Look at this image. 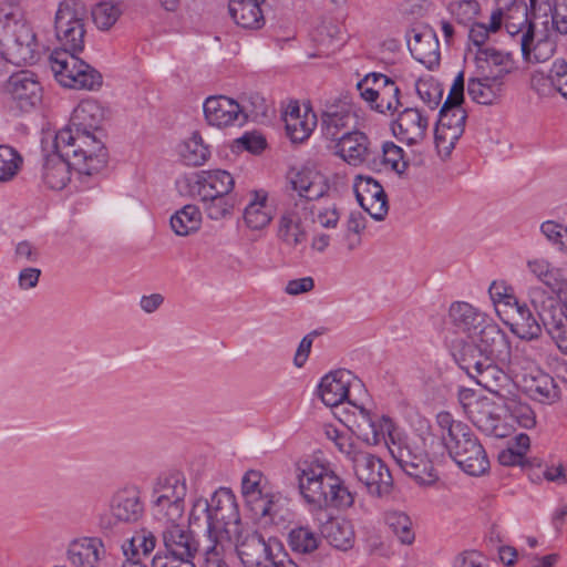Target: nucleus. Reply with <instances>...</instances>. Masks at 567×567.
<instances>
[{"label": "nucleus", "mask_w": 567, "mask_h": 567, "mask_svg": "<svg viewBox=\"0 0 567 567\" xmlns=\"http://www.w3.org/2000/svg\"><path fill=\"white\" fill-rule=\"evenodd\" d=\"M113 517L123 523H134L143 515V505L136 487H125L117 491L111 502Z\"/></svg>", "instance_id": "obj_33"}, {"label": "nucleus", "mask_w": 567, "mask_h": 567, "mask_svg": "<svg viewBox=\"0 0 567 567\" xmlns=\"http://www.w3.org/2000/svg\"><path fill=\"white\" fill-rule=\"evenodd\" d=\"M66 555L74 567H99L105 548L100 538L83 537L71 542Z\"/></svg>", "instance_id": "obj_30"}, {"label": "nucleus", "mask_w": 567, "mask_h": 567, "mask_svg": "<svg viewBox=\"0 0 567 567\" xmlns=\"http://www.w3.org/2000/svg\"><path fill=\"white\" fill-rule=\"evenodd\" d=\"M319 543V536L306 526L295 527L288 534V545L292 551L298 554L313 553Z\"/></svg>", "instance_id": "obj_47"}, {"label": "nucleus", "mask_w": 567, "mask_h": 567, "mask_svg": "<svg viewBox=\"0 0 567 567\" xmlns=\"http://www.w3.org/2000/svg\"><path fill=\"white\" fill-rule=\"evenodd\" d=\"M235 185L233 176L221 169L203 171L195 175L190 192L198 198L228 195Z\"/></svg>", "instance_id": "obj_27"}, {"label": "nucleus", "mask_w": 567, "mask_h": 567, "mask_svg": "<svg viewBox=\"0 0 567 567\" xmlns=\"http://www.w3.org/2000/svg\"><path fill=\"white\" fill-rule=\"evenodd\" d=\"M393 84L395 82L382 73H369L358 82L357 89L365 102H375L373 99H378L380 92Z\"/></svg>", "instance_id": "obj_50"}, {"label": "nucleus", "mask_w": 567, "mask_h": 567, "mask_svg": "<svg viewBox=\"0 0 567 567\" xmlns=\"http://www.w3.org/2000/svg\"><path fill=\"white\" fill-rule=\"evenodd\" d=\"M437 424L442 430V441L444 446L449 445L457 437L464 436V432H466L470 427L460 422L453 420L452 415L449 412H441L436 416Z\"/></svg>", "instance_id": "obj_56"}, {"label": "nucleus", "mask_w": 567, "mask_h": 567, "mask_svg": "<svg viewBox=\"0 0 567 567\" xmlns=\"http://www.w3.org/2000/svg\"><path fill=\"white\" fill-rule=\"evenodd\" d=\"M106 111L96 100L81 101L74 109L70 123L60 130L58 146L74 154V164L80 169H87L85 158L90 159L91 169H102L107 161L103 142L102 125Z\"/></svg>", "instance_id": "obj_1"}, {"label": "nucleus", "mask_w": 567, "mask_h": 567, "mask_svg": "<svg viewBox=\"0 0 567 567\" xmlns=\"http://www.w3.org/2000/svg\"><path fill=\"white\" fill-rule=\"evenodd\" d=\"M429 118L416 107H406L398 116L393 133L408 145L420 144L426 137Z\"/></svg>", "instance_id": "obj_26"}, {"label": "nucleus", "mask_w": 567, "mask_h": 567, "mask_svg": "<svg viewBox=\"0 0 567 567\" xmlns=\"http://www.w3.org/2000/svg\"><path fill=\"white\" fill-rule=\"evenodd\" d=\"M463 100L464 72L462 71L454 79L434 130L435 147L443 158L451 155L456 142L464 133L466 112L461 105Z\"/></svg>", "instance_id": "obj_3"}, {"label": "nucleus", "mask_w": 567, "mask_h": 567, "mask_svg": "<svg viewBox=\"0 0 567 567\" xmlns=\"http://www.w3.org/2000/svg\"><path fill=\"white\" fill-rule=\"evenodd\" d=\"M269 195L265 189L248 193V202L243 213L245 225L251 230L265 229L274 218V209L269 205Z\"/></svg>", "instance_id": "obj_29"}, {"label": "nucleus", "mask_w": 567, "mask_h": 567, "mask_svg": "<svg viewBox=\"0 0 567 567\" xmlns=\"http://www.w3.org/2000/svg\"><path fill=\"white\" fill-rule=\"evenodd\" d=\"M189 524L199 528L205 527L207 537L209 538V529L212 525L210 502L206 498L199 497L193 503L189 514Z\"/></svg>", "instance_id": "obj_59"}, {"label": "nucleus", "mask_w": 567, "mask_h": 567, "mask_svg": "<svg viewBox=\"0 0 567 567\" xmlns=\"http://www.w3.org/2000/svg\"><path fill=\"white\" fill-rule=\"evenodd\" d=\"M401 91L396 84L388 86L384 91L378 94L375 102H367L370 107L381 114H393L401 105L400 102Z\"/></svg>", "instance_id": "obj_55"}, {"label": "nucleus", "mask_w": 567, "mask_h": 567, "mask_svg": "<svg viewBox=\"0 0 567 567\" xmlns=\"http://www.w3.org/2000/svg\"><path fill=\"white\" fill-rule=\"evenodd\" d=\"M502 402L503 406L520 426L530 429L536 424L535 413L528 404L516 400L514 396H509V394Z\"/></svg>", "instance_id": "obj_52"}, {"label": "nucleus", "mask_w": 567, "mask_h": 567, "mask_svg": "<svg viewBox=\"0 0 567 567\" xmlns=\"http://www.w3.org/2000/svg\"><path fill=\"white\" fill-rule=\"evenodd\" d=\"M409 47L413 56L427 68L439 63V41L435 34L431 32L415 33L409 42Z\"/></svg>", "instance_id": "obj_41"}, {"label": "nucleus", "mask_w": 567, "mask_h": 567, "mask_svg": "<svg viewBox=\"0 0 567 567\" xmlns=\"http://www.w3.org/2000/svg\"><path fill=\"white\" fill-rule=\"evenodd\" d=\"M415 91L431 110L436 109L443 96L441 85L432 76L419 79L415 83Z\"/></svg>", "instance_id": "obj_54"}, {"label": "nucleus", "mask_w": 567, "mask_h": 567, "mask_svg": "<svg viewBox=\"0 0 567 567\" xmlns=\"http://www.w3.org/2000/svg\"><path fill=\"white\" fill-rule=\"evenodd\" d=\"M529 271L554 293L560 295L567 291V277L561 268L551 266L543 258L527 261Z\"/></svg>", "instance_id": "obj_38"}, {"label": "nucleus", "mask_w": 567, "mask_h": 567, "mask_svg": "<svg viewBox=\"0 0 567 567\" xmlns=\"http://www.w3.org/2000/svg\"><path fill=\"white\" fill-rule=\"evenodd\" d=\"M365 228L364 217L360 213H351L347 220L346 230L338 240L341 248L353 251L361 245V231Z\"/></svg>", "instance_id": "obj_51"}, {"label": "nucleus", "mask_w": 567, "mask_h": 567, "mask_svg": "<svg viewBox=\"0 0 567 567\" xmlns=\"http://www.w3.org/2000/svg\"><path fill=\"white\" fill-rule=\"evenodd\" d=\"M389 451L398 465L419 485L430 486L439 480V474L426 451V440L413 434L392 441Z\"/></svg>", "instance_id": "obj_4"}, {"label": "nucleus", "mask_w": 567, "mask_h": 567, "mask_svg": "<svg viewBox=\"0 0 567 567\" xmlns=\"http://www.w3.org/2000/svg\"><path fill=\"white\" fill-rule=\"evenodd\" d=\"M178 153L186 165L200 166L209 157L208 146L204 144V141L198 132L192 133V135L183 141L178 146Z\"/></svg>", "instance_id": "obj_44"}, {"label": "nucleus", "mask_w": 567, "mask_h": 567, "mask_svg": "<svg viewBox=\"0 0 567 567\" xmlns=\"http://www.w3.org/2000/svg\"><path fill=\"white\" fill-rule=\"evenodd\" d=\"M445 447L455 463L470 475L478 476L489 466L486 453L471 429Z\"/></svg>", "instance_id": "obj_19"}, {"label": "nucleus", "mask_w": 567, "mask_h": 567, "mask_svg": "<svg viewBox=\"0 0 567 567\" xmlns=\"http://www.w3.org/2000/svg\"><path fill=\"white\" fill-rule=\"evenodd\" d=\"M475 71L481 74L504 79L512 72V58L509 53L498 51L494 48H480L474 56Z\"/></svg>", "instance_id": "obj_34"}, {"label": "nucleus", "mask_w": 567, "mask_h": 567, "mask_svg": "<svg viewBox=\"0 0 567 567\" xmlns=\"http://www.w3.org/2000/svg\"><path fill=\"white\" fill-rule=\"evenodd\" d=\"M203 109L208 124L217 127L228 126L235 122L241 124L248 117L245 106L223 95L207 97Z\"/></svg>", "instance_id": "obj_23"}, {"label": "nucleus", "mask_w": 567, "mask_h": 567, "mask_svg": "<svg viewBox=\"0 0 567 567\" xmlns=\"http://www.w3.org/2000/svg\"><path fill=\"white\" fill-rule=\"evenodd\" d=\"M23 165L22 155L9 145H0V183L13 181Z\"/></svg>", "instance_id": "obj_49"}, {"label": "nucleus", "mask_w": 567, "mask_h": 567, "mask_svg": "<svg viewBox=\"0 0 567 567\" xmlns=\"http://www.w3.org/2000/svg\"><path fill=\"white\" fill-rule=\"evenodd\" d=\"M202 221L199 209L194 205H186L171 217L173 231L178 236H187L196 231Z\"/></svg>", "instance_id": "obj_45"}, {"label": "nucleus", "mask_w": 567, "mask_h": 567, "mask_svg": "<svg viewBox=\"0 0 567 567\" xmlns=\"http://www.w3.org/2000/svg\"><path fill=\"white\" fill-rule=\"evenodd\" d=\"M54 152L48 154L42 168L43 183L51 189H63L71 179V168L81 175L91 176L101 169H91L90 159L85 158L87 169H80L75 164L74 154L66 148L58 146V136L54 137Z\"/></svg>", "instance_id": "obj_17"}, {"label": "nucleus", "mask_w": 567, "mask_h": 567, "mask_svg": "<svg viewBox=\"0 0 567 567\" xmlns=\"http://www.w3.org/2000/svg\"><path fill=\"white\" fill-rule=\"evenodd\" d=\"M291 185L297 196L290 199H306L308 206H313L312 202L320 198L327 192L324 176L311 168H303L291 179Z\"/></svg>", "instance_id": "obj_35"}, {"label": "nucleus", "mask_w": 567, "mask_h": 567, "mask_svg": "<svg viewBox=\"0 0 567 567\" xmlns=\"http://www.w3.org/2000/svg\"><path fill=\"white\" fill-rule=\"evenodd\" d=\"M212 525L210 543H229L245 525L241 523L238 505L234 493L226 487L217 489L210 499Z\"/></svg>", "instance_id": "obj_11"}, {"label": "nucleus", "mask_w": 567, "mask_h": 567, "mask_svg": "<svg viewBox=\"0 0 567 567\" xmlns=\"http://www.w3.org/2000/svg\"><path fill=\"white\" fill-rule=\"evenodd\" d=\"M382 158L383 163L398 174L404 173L408 167V163L403 158V150L392 142L383 144Z\"/></svg>", "instance_id": "obj_60"}, {"label": "nucleus", "mask_w": 567, "mask_h": 567, "mask_svg": "<svg viewBox=\"0 0 567 567\" xmlns=\"http://www.w3.org/2000/svg\"><path fill=\"white\" fill-rule=\"evenodd\" d=\"M357 124V114L352 100L347 96L327 102L321 113L322 134L331 141H337L351 132Z\"/></svg>", "instance_id": "obj_18"}, {"label": "nucleus", "mask_w": 567, "mask_h": 567, "mask_svg": "<svg viewBox=\"0 0 567 567\" xmlns=\"http://www.w3.org/2000/svg\"><path fill=\"white\" fill-rule=\"evenodd\" d=\"M462 349V360L466 368L471 367L473 360L487 359L501 363L511 361V343L505 332L491 321H486Z\"/></svg>", "instance_id": "obj_10"}, {"label": "nucleus", "mask_w": 567, "mask_h": 567, "mask_svg": "<svg viewBox=\"0 0 567 567\" xmlns=\"http://www.w3.org/2000/svg\"><path fill=\"white\" fill-rule=\"evenodd\" d=\"M203 208L210 219L219 220L231 214L234 203L227 195L199 198Z\"/></svg>", "instance_id": "obj_57"}, {"label": "nucleus", "mask_w": 567, "mask_h": 567, "mask_svg": "<svg viewBox=\"0 0 567 567\" xmlns=\"http://www.w3.org/2000/svg\"><path fill=\"white\" fill-rule=\"evenodd\" d=\"M542 233L546 236L548 240L558 245L561 249H567V228L561 226L560 224L547 220L540 226Z\"/></svg>", "instance_id": "obj_64"}, {"label": "nucleus", "mask_w": 567, "mask_h": 567, "mask_svg": "<svg viewBox=\"0 0 567 567\" xmlns=\"http://www.w3.org/2000/svg\"><path fill=\"white\" fill-rule=\"evenodd\" d=\"M523 58L528 63H545L556 52L555 41L545 32L537 33L535 25L528 22L520 38Z\"/></svg>", "instance_id": "obj_25"}, {"label": "nucleus", "mask_w": 567, "mask_h": 567, "mask_svg": "<svg viewBox=\"0 0 567 567\" xmlns=\"http://www.w3.org/2000/svg\"><path fill=\"white\" fill-rule=\"evenodd\" d=\"M353 189L360 206L375 220H383L388 215V197L378 181L370 176L358 175Z\"/></svg>", "instance_id": "obj_21"}, {"label": "nucleus", "mask_w": 567, "mask_h": 567, "mask_svg": "<svg viewBox=\"0 0 567 567\" xmlns=\"http://www.w3.org/2000/svg\"><path fill=\"white\" fill-rule=\"evenodd\" d=\"M342 422L352 433L369 445L384 443L389 446L392 444V441H395L392 434L394 430L392 420L361 405L349 402L344 409Z\"/></svg>", "instance_id": "obj_8"}, {"label": "nucleus", "mask_w": 567, "mask_h": 567, "mask_svg": "<svg viewBox=\"0 0 567 567\" xmlns=\"http://www.w3.org/2000/svg\"><path fill=\"white\" fill-rule=\"evenodd\" d=\"M524 391L534 400L545 402L555 396L554 380L539 370L530 371L523 375Z\"/></svg>", "instance_id": "obj_42"}, {"label": "nucleus", "mask_w": 567, "mask_h": 567, "mask_svg": "<svg viewBox=\"0 0 567 567\" xmlns=\"http://www.w3.org/2000/svg\"><path fill=\"white\" fill-rule=\"evenodd\" d=\"M227 544L228 543H212L205 550L203 567H229L225 559Z\"/></svg>", "instance_id": "obj_63"}, {"label": "nucleus", "mask_w": 567, "mask_h": 567, "mask_svg": "<svg viewBox=\"0 0 567 567\" xmlns=\"http://www.w3.org/2000/svg\"><path fill=\"white\" fill-rule=\"evenodd\" d=\"M153 493L156 496L154 501L156 515L165 517L167 522H176L183 516L187 485L182 474L159 476L154 484Z\"/></svg>", "instance_id": "obj_14"}, {"label": "nucleus", "mask_w": 567, "mask_h": 567, "mask_svg": "<svg viewBox=\"0 0 567 567\" xmlns=\"http://www.w3.org/2000/svg\"><path fill=\"white\" fill-rule=\"evenodd\" d=\"M156 542L157 539L153 532L146 528H141L140 530L135 532V534L130 539L128 548L133 556L138 554L147 556L155 549Z\"/></svg>", "instance_id": "obj_58"}, {"label": "nucleus", "mask_w": 567, "mask_h": 567, "mask_svg": "<svg viewBox=\"0 0 567 567\" xmlns=\"http://www.w3.org/2000/svg\"><path fill=\"white\" fill-rule=\"evenodd\" d=\"M78 51H53L50 66L58 82L70 89L95 90L102 85L101 74L79 59Z\"/></svg>", "instance_id": "obj_9"}, {"label": "nucleus", "mask_w": 567, "mask_h": 567, "mask_svg": "<svg viewBox=\"0 0 567 567\" xmlns=\"http://www.w3.org/2000/svg\"><path fill=\"white\" fill-rule=\"evenodd\" d=\"M265 0H230L229 14L234 21L245 29H259L264 24L260 3Z\"/></svg>", "instance_id": "obj_40"}, {"label": "nucleus", "mask_w": 567, "mask_h": 567, "mask_svg": "<svg viewBox=\"0 0 567 567\" xmlns=\"http://www.w3.org/2000/svg\"><path fill=\"white\" fill-rule=\"evenodd\" d=\"M327 540L336 548L347 550L354 543V530L350 522L333 519L323 527Z\"/></svg>", "instance_id": "obj_43"}, {"label": "nucleus", "mask_w": 567, "mask_h": 567, "mask_svg": "<svg viewBox=\"0 0 567 567\" xmlns=\"http://www.w3.org/2000/svg\"><path fill=\"white\" fill-rule=\"evenodd\" d=\"M338 449L351 461L357 478L370 494L380 496L389 491L392 477L381 458L353 443L338 442Z\"/></svg>", "instance_id": "obj_6"}, {"label": "nucleus", "mask_w": 567, "mask_h": 567, "mask_svg": "<svg viewBox=\"0 0 567 567\" xmlns=\"http://www.w3.org/2000/svg\"><path fill=\"white\" fill-rule=\"evenodd\" d=\"M542 326L528 308L518 307L517 317L511 324V330L520 339L535 340L542 334Z\"/></svg>", "instance_id": "obj_46"}, {"label": "nucleus", "mask_w": 567, "mask_h": 567, "mask_svg": "<svg viewBox=\"0 0 567 567\" xmlns=\"http://www.w3.org/2000/svg\"><path fill=\"white\" fill-rule=\"evenodd\" d=\"M4 93L19 110L30 112L41 104L43 90L33 72L22 70L9 76Z\"/></svg>", "instance_id": "obj_20"}, {"label": "nucleus", "mask_w": 567, "mask_h": 567, "mask_svg": "<svg viewBox=\"0 0 567 567\" xmlns=\"http://www.w3.org/2000/svg\"><path fill=\"white\" fill-rule=\"evenodd\" d=\"M352 374L348 370H337L321 379L318 393L327 406H338L349 394Z\"/></svg>", "instance_id": "obj_32"}, {"label": "nucleus", "mask_w": 567, "mask_h": 567, "mask_svg": "<svg viewBox=\"0 0 567 567\" xmlns=\"http://www.w3.org/2000/svg\"><path fill=\"white\" fill-rule=\"evenodd\" d=\"M235 549L245 567H260L264 561L274 563L282 557V544L276 537L265 539L261 534L246 526L230 536L227 550Z\"/></svg>", "instance_id": "obj_7"}, {"label": "nucleus", "mask_w": 567, "mask_h": 567, "mask_svg": "<svg viewBox=\"0 0 567 567\" xmlns=\"http://www.w3.org/2000/svg\"><path fill=\"white\" fill-rule=\"evenodd\" d=\"M338 141V154L350 165L362 164L370 151L368 136L359 131H351Z\"/></svg>", "instance_id": "obj_36"}, {"label": "nucleus", "mask_w": 567, "mask_h": 567, "mask_svg": "<svg viewBox=\"0 0 567 567\" xmlns=\"http://www.w3.org/2000/svg\"><path fill=\"white\" fill-rule=\"evenodd\" d=\"M493 360H473L468 370H473L472 377L476 383L495 395L499 401L511 394L509 377L492 362Z\"/></svg>", "instance_id": "obj_22"}, {"label": "nucleus", "mask_w": 567, "mask_h": 567, "mask_svg": "<svg viewBox=\"0 0 567 567\" xmlns=\"http://www.w3.org/2000/svg\"><path fill=\"white\" fill-rule=\"evenodd\" d=\"M298 489L305 502L316 508H349L354 495L327 462L308 457L296 463Z\"/></svg>", "instance_id": "obj_2"}, {"label": "nucleus", "mask_w": 567, "mask_h": 567, "mask_svg": "<svg viewBox=\"0 0 567 567\" xmlns=\"http://www.w3.org/2000/svg\"><path fill=\"white\" fill-rule=\"evenodd\" d=\"M528 299L547 333L567 354V315L564 306L538 286L529 288Z\"/></svg>", "instance_id": "obj_12"}, {"label": "nucleus", "mask_w": 567, "mask_h": 567, "mask_svg": "<svg viewBox=\"0 0 567 567\" xmlns=\"http://www.w3.org/2000/svg\"><path fill=\"white\" fill-rule=\"evenodd\" d=\"M315 206L306 199H289L280 210L277 220V237L288 248L301 249L308 238L306 223L313 215Z\"/></svg>", "instance_id": "obj_13"}, {"label": "nucleus", "mask_w": 567, "mask_h": 567, "mask_svg": "<svg viewBox=\"0 0 567 567\" xmlns=\"http://www.w3.org/2000/svg\"><path fill=\"white\" fill-rule=\"evenodd\" d=\"M0 54L7 63L22 65L37 60L38 42L25 21L9 20L0 27Z\"/></svg>", "instance_id": "obj_5"}, {"label": "nucleus", "mask_w": 567, "mask_h": 567, "mask_svg": "<svg viewBox=\"0 0 567 567\" xmlns=\"http://www.w3.org/2000/svg\"><path fill=\"white\" fill-rule=\"evenodd\" d=\"M316 124V114L309 110L301 114L297 104L290 105L285 115L286 132L292 142H303L308 138Z\"/></svg>", "instance_id": "obj_37"}, {"label": "nucleus", "mask_w": 567, "mask_h": 567, "mask_svg": "<svg viewBox=\"0 0 567 567\" xmlns=\"http://www.w3.org/2000/svg\"><path fill=\"white\" fill-rule=\"evenodd\" d=\"M451 11L458 23L468 24L480 12V3L476 0H463L451 6Z\"/></svg>", "instance_id": "obj_62"}, {"label": "nucleus", "mask_w": 567, "mask_h": 567, "mask_svg": "<svg viewBox=\"0 0 567 567\" xmlns=\"http://www.w3.org/2000/svg\"><path fill=\"white\" fill-rule=\"evenodd\" d=\"M503 402H495L488 396H482L467 414L468 419L484 433L495 437L506 435L504 426L501 424V410Z\"/></svg>", "instance_id": "obj_28"}, {"label": "nucleus", "mask_w": 567, "mask_h": 567, "mask_svg": "<svg viewBox=\"0 0 567 567\" xmlns=\"http://www.w3.org/2000/svg\"><path fill=\"white\" fill-rule=\"evenodd\" d=\"M505 82L504 79L474 73L467 81V94L476 103L492 105L503 95Z\"/></svg>", "instance_id": "obj_31"}, {"label": "nucleus", "mask_w": 567, "mask_h": 567, "mask_svg": "<svg viewBox=\"0 0 567 567\" xmlns=\"http://www.w3.org/2000/svg\"><path fill=\"white\" fill-rule=\"evenodd\" d=\"M163 543L167 555L163 558H176L177 560H192L198 551V543L192 533L176 522H168L163 530Z\"/></svg>", "instance_id": "obj_24"}, {"label": "nucleus", "mask_w": 567, "mask_h": 567, "mask_svg": "<svg viewBox=\"0 0 567 567\" xmlns=\"http://www.w3.org/2000/svg\"><path fill=\"white\" fill-rule=\"evenodd\" d=\"M550 85L567 101V62L563 59L556 60L548 73Z\"/></svg>", "instance_id": "obj_61"}, {"label": "nucleus", "mask_w": 567, "mask_h": 567, "mask_svg": "<svg viewBox=\"0 0 567 567\" xmlns=\"http://www.w3.org/2000/svg\"><path fill=\"white\" fill-rule=\"evenodd\" d=\"M123 10L120 2L114 0H102L92 10V18L100 30H110L122 16Z\"/></svg>", "instance_id": "obj_48"}, {"label": "nucleus", "mask_w": 567, "mask_h": 567, "mask_svg": "<svg viewBox=\"0 0 567 567\" xmlns=\"http://www.w3.org/2000/svg\"><path fill=\"white\" fill-rule=\"evenodd\" d=\"M450 318L453 324L468 338L478 333V329L487 321L484 313L467 302H454L450 308Z\"/></svg>", "instance_id": "obj_39"}, {"label": "nucleus", "mask_w": 567, "mask_h": 567, "mask_svg": "<svg viewBox=\"0 0 567 567\" xmlns=\"http://www.w3.org/2000/svg\"><path fill=\"white\" fill-rule=\"evenodd\" d=\"M386 524L399 537L402 544L410 545L414 540L412 522L410 517L401 512H389L385 516Z\"/></svg>", "instance_id": "obj_53"}, {"label": "nucleus", "mask_w": 567, "mask_h": 567, "mask_svg": "<svg viewBox=\"0 0 567 567\" xmlns=\"http://www.w3.org/2000/svg\"><path fill=\"white\" fill-rule=\"evenodd\" d=\"M85 10L75 3L60 4L54 21L55 37L62 49L55 51H82L85 37Z\"/></svg>", "instance_id": "obj_16"}, {"label": "nucleus", "mask_w": 567, "mask_h": 567, "mask_svg": "<svg viewBox=\"0 0 567 567\" xmlns=\"http://www.w3.org/2000/svg\"><path fill=\"white\" fill-rule=\"evenodd\" d=\"M261 482V472L255 470L246 472L241 480V494L255 518L274 523L280 512V495L264 493Z\"/></svg>", "instance_id": "obj_15"}]
</instances>
